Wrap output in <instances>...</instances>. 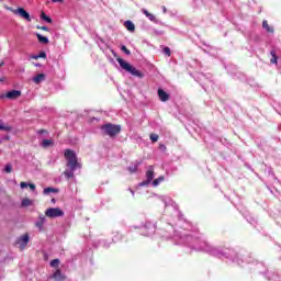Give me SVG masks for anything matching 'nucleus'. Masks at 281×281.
<instances>
[{
    "instance_id": "obj_39",
    "label": "nucleus",
    "mask_w": 281,
    "mask_h": 281,
    "mask_svg": "<svg viewBox=\"0 0 281 281\" xmlns=\"http://www.w3.org/2000/svg\"><path fill=\"white\" fill-rule=\"evenodd\" d=\"M52 203H56V199L53 198V199H52Z\"/></svg>"
},
{
    "instance_id": "obj_12",
    "label": "nucleus",
    "mask_w": 281,
    "mask_h": 281,
    "mask_svg": "<svg viewBox=\"0 0 281 281\" xmlns=\"http://www.w3.org/2000/svg\"><path fill=\"white\" fill-rule=\"evenodd\" d=\"M43 80H45V74H38L33 78V82H35V85H41Z\"/></svg>"
},
{
    "instance_id": "obj_19",
    "label": "nucleus",
    "mask_w": 281,
    "mask_h": 281,
    "mask_svg": "<svg viewBox=\"0 0 281 281\" xmlns=\"http://www.w3.org/2000/svg\"><path fill=\"white\" fill-rule=\"evenodd\" d=\"M74 171L72 169H67L64 171V177H66V179H74Z\"/></svg>"
},
{
    "instance_id": "obj_10",
    "label": "nucleus",
    "mask_w": 281,
    "mask_h": 281,
    "mask_svg": "<svg viewBox=\"0 0 281 281\" xmlns=\"http://www.w3.org/2000/svg\"><path fill=\"white\" fill-rule=\"evenodd\" d=\"M47 218H45L44 215H40L38 221L35 223V227L40 229V232H43V227L45 226V222Z\"/></svg>"
},
{
    "instance_id": "obj_29",
    "label": "nucleus",
    "mask_w": 281,
    "mask_h": 281,
    "mask_svg": "<svg viewBox=\"0 0 281 281\" xmlns=\"http://www.w3.org/2000/svg\"><path fill=\"white\" fill-rule=\"evenodd\" d=\"M162 52H164V54H165L166 56H171L170 47H168V46L165 47Z\"/></svg>"
},
{
    "instance_id": "obj_6",
    "label": "nucleus",
    "mask_w": 281,
    "mask_h": 281,
    "mask_svg": "<svg viewBox=\"0 0 281 281\" xmlns=\"http://www.w3.org/2000/svg\"><path fill=\"white\" fill-rule=\"evenodd\" d=\"M15 14H19L22 19H25V21H32V18L30 16V13L25 11L23 8H18L13 11Z\"/></svg>"
},
{
    "instance_id": "obj_37",
    "label": "nucleus",
    "mask_w": 281,
    "mask_h": 281,
    "mask_svg": "<svg viewBox=\"0 0 281 281\" xmlns=\"http://www.w3.org/2000/svg\"><path fill=\"white\" fill-rule=\"evenodd\" d=\"M0 82H5V77H1Z\"/></svg>"
},
{
    "instance_id": "obj_8",
    "label": "nucleus",
    "mask_w": 281,
    "mask_h": 281,
    "mask_svg": "<svg viewBox=\"0 0 281 281\" xmlns=\"http://www.w3.org/2000/svg\"><path fill=\"white\" fill-rule=\"evenodd\" d=\"M5 98L9 100H16L18 98H21V90H11L7 92Z\"/></svg>"
},
{
    "instance_id": "obj_15",
    "label": "nucleus",
    "mask_w": 281,
    "mask_h": 281,
    "mask_svg": "<svg viewBox=\"0 0 281 281\" xmlns=\"http://www.w3.org/2000/svg\"><path fill=\"white\" fill-rule=\"evenodd\" d=\"M124 25L128 32H135V24L132 21H125Z\"/></svg>"
},
{
    "instance_id": "obj_38",
    "label": "nucleus",
    "mask_w": 281,
    "mask_h": 281,
    "mask_svg": "<svg viewBox=\"0 0 281 281\" xmlns=\"http://www.w3.org/2000/svg\"><path fill=\"white\" fill-rule=\"evenodd\" d=\"M5 10H10L12 12V8L4 5Z\"/></svg>"
},
{
    "instance_id": "obj_30",
    "label": "nucleus",
    "mask_w": 281,
    "mask_h": 281,
    "mask_svg": "<svg viewBox=\"0 0 281 281\" xmlns=\"http://www.w3.org/2000/svg\"><path fill=\"white\" fill-rule=\"evenodd\" d=\"M4 171L8 173L12 172V165L8 164L4 168Z\"/></svg>"
},
{
    "instance_id": "obj_20",
    "label": "nucleus",
    "mask_w": 281,
    "mask_h": 281,
    "mask_svg": "<svg viewBox=\"0 0 281 281\" xmlns=\"http://www.w3.org/2000/svg\"><path fill=\"white\" fill-rule=\"evenodd\" d=\"M30 205H34V202H32V200H30L27 198L22 200V207H30Z\"/></svg>"
},
{
    "instance_id": "obj_5",
    "label": "nucleus",
    "mask_w": 281,
    "mask_h": 281,
    "mask_svg": "<svg viewBox=\"0 0 281 281\" xmlns=\"http://www.w3.org/2000/svg\"><path fill=\"white\" fill-rule=\"evenodd\" d=\"M29 243H30V234L25 233L24 235L20 236L16 239L15 245H19L20 250L23 251V249L27 247Z\"/></svg>"
},
{
    "instance_id": "obj_33",
    "label": "nucleus",
    "mask_w": 281,
    "mask_h": 281,
    "mask_svg": "<svg viewBox=\"0 0 281 281\" xmlns=\"http://www.w3.org/2000/svg\"><path fill=\"white\" fill-rule=\"evenodd\" d=\"M29 188L34 192V190H36V184L29 183Z\"/></svg>"
},
{
    "instance_id": "obj_35",
    "label": "nucleus",
    "mask_w": 281,
    "mask_h": 281,
    "mask_svg": "<svg viewBox=\"0 0 281 281\" xmlns=\"http://www.w3.org/2000/svg\"><path fill=\"white\" fill-rule=\"evenodd\" d=\"M53 1V3H60V2H63L64 0H52Z\"/></svg>"
},
{
    "instance_id": "obj_21",
    "label": "nucleus",
    "mask_w": 281,
    "mask_h": 281,
    "mask_svg": "<svg viewBox=\"0 0 281 281\" xmlns=\"http://www.w3.org/2000/svg\"><path fill=\"white\" fill-rule=\"evenodd\" d=\"M0 131H5L8 133L12 131V127L10 125H4L3 121L0 120Z\"/></svg>"
},
{
    "instance_id": "obj_23",
    "label": "nucleus",
    "mask_w": 281,
    "mask_h": 281,
    "mask_svg": "<svg viewBox=\"0 0 281 281\" xmlns=\"http://www.w3.org/2000/svg\"><path fill=\"white\" fill-rule=\"evenodd\" d=\"M41 20L46 21V23H53L52 18H49L47 14H45V12H42Z\"/></svg>"
},
{
    "instance_id": "obj_11",
    "label": "nucleus",
    "mask_w": 281,
    "mask_h": 281,
    "mask_svg": "<svg viewBox=\"0 0 281 281\" xmlns=\"http://www.w3.org/2000/svg\"><path fill=\"white\" fill-rule=\"evenodd\" d=\"M53 280L55 281H63L65 280V276H63V272L60 271V269H57L53 276H52Z\"/></svg>"
},
{
    "instance_id": "obj_22",
    "label": "nucleus",
    "mask_w": 281,
    "mask_h": 281,
    "mask_svg": "<svg viewBox=\"0 0 281 281\" xmlns=\"http://www.w3.org/2000/svg\"><path fill=\"white\" fill-rule=\"evenodd\" d=\"M143 13L145 14V16H147V19H149V21H155V15L148 12V10L143 9Z\"/></svg>"
},
{
    "instance_id": "obj_25",
    "label": "nucleus",
    "mask_w": 281,
    "mask_h": 281,
    "mask_svg": "<svg viewBox=\"0 0 281 281\" xmlns=\"http://www.w3.org/2000/svg\"><path fill=\"white\" fill-rule=\"evenodd\" d=\"M58 265H60V260L59 259H53L50 261V267L58 269Z\"/></svg>"
},
{
    "instance_id": "obj_28",
    "label": "nucleus",
    "mask_w": 281,
    "mask_h": 281,
    "mask_svg": "<svg viewBox=\"0 0 281 281\" xmlns=\"http://www.w3.org/2000/svg\"><path fill=\"white\" fill-rule=\"evenodd\" d=\"M121 49L122 52H124V54H126L127 56H131V50L126 46H122Z\"/></svg>"
},
{
    "instance_id": "obj_18",
    "label": "nucleus",
    "mask_w": 281,
    "mask_h": 281,
    "mask_svg": "<svg viewBox=\"0 0 281 281\" xmlns=\"http://www.w3.org/2000/svg\"><path fill=\"white\" fill-rule=\"evenodd\" d=\"M31 58H33V60H38V58H47V53L41 52L38 55L31 56Z\"/></svg>"
},
{
    "instance_id": "obj_17",
    "label": "nucleus",
    "mask_w": 281,
    "mask_h": 281,
    "mask_svg": "<svg viewBox=\"0 0 281 281\" xmlns=\"http://www.w3.org/2000/svg\"><path fill=\"white\" fill-rule=\"evenodd\" d=\"M42 146L44 148H49V146H54V140L53 139H44V140H42Z\"/></svg>"
},
{
    "instance_id": "obj_26",
    "label": "nucleus",
    "mask_w": 281,
    "mask_h": 281,
    "mask_svg": "<svg viewBox=\"0 0 281 281\" xmlns=\"http://www.w3.org/2000/svg\"><path fill=\"white\" fill-rule=\"evenodd\" d=\"M164 179L165 178L162 176H160L159 178H157L153 181V186L156 188L157 186H159V183H161V181H164Z\"/></svg>"
},
{
    "instance_id": "obj_1",
    "label": "nucleus",
    "mask_w": 281,
    "mask_h": 281,
    "mask_svg": "<svg viewBox=\"0 0 281 281\" xmlns=\"http://www.w3.org/2000/svg\"><path fill=\"white\" fill-rule=\"evenodd\" d=\"M64 157L67 160V168L70 170H76V168H82V165L78 162V156L72 149H65Z\"/></svg>"
},
{
    "instance_id": "obj_40",
    "label": "nucleus",
    "mask_w": 281,
    "mask_h": 281,
    "mask_svg": "<svg viewBox=\"0 0 281 281\" xmlns=\"http://www.w3.org/2000/svg\"><path fill=\"white\" fill-rule=\"evenodd\" d=\"M5 64L4 63H0V67H3Z\"/></svg>"
},
{
    "instance_id": "obj_14",
    "label": "nucleus",
    "mask_w": 281,
    "mask_h": 281,
    "mask_svg": "<svg viewBox=\"0 0 281 281\" xmlns=\"http://www.w3.org/2000/svg\"><path fill=\"white\" fill-rule=\"evenodd\" d=\"M262 27L266 30L269 34H273V26L269 25V22L267 20H263Z\"/></svg>"
},
{
    "instance_id": "obj_31",
    "label": "nucleus",
    "mask_w": 281,
    "mask_h": 281,
    "mask_svg": "<svg viewBox=\"0 0 281 281\" xmlns=\"http://www.w3.org/2000/svg\"><path fill=\"white\" fill-rule=\"evenodd\" d=\"M37 30H42L43 32H49V27L47 26H36Z\"/></svg>"
},
{
    "instance_id": "obj_7",
    "label": "nucleus",
    "mask_w": 281,
    "mask_h": 281,
    "mask_svg": "<svg viewBox=\"0 0 281 281\" xmlns=\"http://www.w3.org/2000/svg\"><path fill=\"white\" fill-rule=\"evenodd\" d=\"M158 98L160 102H168V100H170V94H168V92H166L164 89L159 88Z\"/></svg>"
},
{
    "instance_id": "obj_27",
    "label": "nucleus",
    "mask_w": 281,
    "mask_h": 281,
    "mask_svg": "<svg viewBox=\"0 0 281 281\" xmlns=\"http://www.w3.org/2000/svg\"><path fill=\"white\" fill-rule=\"evenodd\" d=\"M149 138L155 144V142H159V135L157 134H150Z\"/></svg>"
},
{
    "instance_id": "obj_36",
    "label": "nucleus",
    "mask_w": 281,
    "mask_h": 281,
    "mask_svg": "<svg viewBox=\"0 0 281 281\" xmlns=\"http://www.w3.org/2000/svg\"><path fill=\"white\" fill-rule=\"evenodd\" d=\"M159 148H160L161 150H166V145H160Z\"/></svg>"
},
{
    "instance_id": "obj_4",
    "label": "nucleus",
    "mask_w": 281,
    "mask_h": 281,
    "mask_svg": "<svg viewBox=\"0 0 281 281\" xmlns=\"http://www.w3.org/2000/svg\"><path fill=\"white\" fill-rule=\"evenodd\" d=\"M45 216L47 218H58L59 216H65V212L59 207H49L45 211Z\"/></svg>"
},
{
    "instance_id": "obj_2",
    "label": "nucleus",
    "mask_w": 281,
    "mask_h": 281,
    "mask_svg": "<svg viewBox=\"0 0 281 281\" xmlns=\"http://www.w3.org/2000/svg\"><path fill=\"white\" fill-rule=\"evenodd\" d=\"M116 61L119 63L120 67L124 69V71H127V74H131L136 78H144V72L139 71L137 68L124 60L122 57H117Z\"/></svg>"
},
{
    "instance_id": "obj_16",
    "label": "nucleus",
    "mask_w": 281,
    "mask_h": 281,
    "mask_svg": "<svg viewBox=\"0 0 281 281\" xmlns=\"http://www.w3.org/2000/svg\"><path fill=\"white\" fill-rule=\"evenodd\" d=\"M37 40L40 41V43H43L44 45H47V43H49V38L41 35L40 33L36 34Z\"/></svg>"
},
{
    "instance_id": "obj_32",
    "label": "nucleus",
    "mask_w": 281,
    "mask_h": 281,
    "mask_svg": "<svg viewBox=\"0 0 281 281\" xmlns=\"http://www.w3.org/2000/svg\"><path fill=\"white\" fill-rule=\"evenodd\" d=\"M20 187H21L22 190H23V189L30 187V184H27V182H21V183H20Z\"/></svg>"
},
{
    "instance_id": "obj_24",
    "label": "nucleus",
    "mask_w": 281,
    "mask_h": 281,
    "mask_svg": "<svg viewBox=\"0 0 281 281\" xmlns=\"http://www.w3.org/2000/svg\"><path fill=\"white\" fill-rule=\"evenodd\" d=\"M272 58L270 59V63L278 64V55H276V50L270 52Z\"/></svg>"
},
{
    "instance_id": "obj_3",
    "label": "nucleus",
    "mask_w": 281,
    "mask_h": 281,
    "mask_svg": "<svg viewBox=\"0 0 281 281\" xmlns=\"http://www.w3.org/2000/svg\"><path fill=\"white\" fill-rule=\"evenodd\" d=\"M101 131L103 135H108V137H115L122 132V126L115 125L113 123H106L101 126Z\"/></svg>"
},
{
    "instance_id": "obj_9",
    "label": "nucleus",
    "mask_w": 281,
    "mask_h": 281,
    "mask_svg": "<svg viewBox=\"0 0 281 281\" xmlns=\"http://www.w3.org/2000/svg\"><path fill=\"white\" fill-rule=\"evenodd\" d=\"M146 183H150L153 179H155V169L153 166L149 167V169L146 172Z\"/></svg>"
},
{
    "instance_id": "obj_34",
    "label": "nucleus",
    "mask_w": 281,
    "mask_h": 281,
    "mask_svg": "<svg viewBox=\"0 0 281 281\" xmlns=\"http://www.w3.org/2000/svg\"><path fill=\"white\" fill-rule=\"evenodd\" d=\"M43 133H47V131H45V130H40V131H38V134H40V135H43Z\"/></svg>"
},
{
    "instance_id": "obj_13",
    "label": "nucleus",
    "mask_w": 281,
    "mask_h": 281,
    "mask_svg": "<svg viewBox=\"0 0 281 281\" xmlns=\"http://www.w3.org/2000/svg\"><path fill=\"white\" fill-rule=\"evenodd\" d=\"M52 192L54 194H58V192H60V190L56 189V188L48 187V188L44 189L43 194H52Z\"/></svg>"
}]
</instances>
